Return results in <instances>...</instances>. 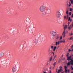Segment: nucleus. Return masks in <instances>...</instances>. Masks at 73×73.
Returning a JSON list of instances; mask_svg holds the SVG:
<instances>
[{
	"instance_id": "nucleus-23",
	"label": "nucleus",
	"mask_w": 73,
	"mask_h": 73,
	"mask_svg": "<svg viewBox=\"0 0 73 73\" xmlns=\"http://www.w3.org/2000/svg\"><path fill=\"white\" fill-rule=\"evenodd\" d=\"M65 73H67L68 72V71L66 69L65 70Z\"/></svg>"
},
{
	"instance_id": "nucleus-50",
	"label": "nucleus",
	"mask_w": 73,
	"mask_h": 73,
	"mask_svg": "<svg viewBox=\"0 0 73 73\" xmlns=\"http://www.w3.org/2000/svg\"><path fill=\"white\" fill-rule=\"evenodd\" d=\"M0 56H1V55H0Z\"/></svg>"
},
{
	"instance_id": "nucleus-19",
	"label": "nucleus",
	"mask_w": 73,
	"mask_h": 73,
	"mask_svg": "<svg viewBox=\"0 0 73 73\" xmlns=\"http://www.w3.org/2000/svg\"><path fill=\"white\" fill-rule=\"evenodd\" d=\"M59 68H60V70H62V67L61 66H60L59 67Z\"/></svg>"
},
{
	"instance_id": "nucleus-16",
	"label": "nucleus",
	"mask_w": 73,
	"mask_h": 73,
	"mask_svg": "<svg viewBox=\"0 0 73 73\" xmlns=\"http://www.w3.org/2000/svg\"><path fill=\"white\" fill-rule=\"evenodd\" d=\"M61 70H58L57 73H60V72H61Z\"/></svg>"
},
{
	"instance_id": "nucleus-9",
	"label": "nucleus",
	"mask_w": 73,
	"mask_h": 73,
	"mask_svg": "<svg viewBox=\"0 0 73 73\" xmlns=\"http://www.w3.org/2000/svg\"><path fill=\"white\" fill-rule=\"evenodd\" d=\"M57 49V47L56 46H55L54 47V48L53 49V51L54 52H55L56 51V49Z\"/></svg>"
},
{
	"instance_id": "nucleus-12",
	"label": "nucleus",
	"mask_w": 73,
	"mask_h": 73,
	"mask_svg": "<svg viewBox=\"0 0 73 73\" xmlns=\"http://www.w3.org/2000/svg\"><path fill=\"white\" fill-rule=\"evenodd\" d=\"M64 30H65V29H67V25H65L64 27Z\"/></svg>"
},
{
	"instance_id": "nucleus-20",
	"label": "nucleus",
	"mask_w": 73,
	"mask_h": 73,
	"mask_svg": "<svg viewBox=\"0 0 73 73\" xmlns=\"http://www.w3.org/2000/svg\"><path fill=\"white\" fill-rule=\"evenodd\" d=\"M68 13H69V11L67 10L66 11V14L68 15Z\"/></svg>"
},
{
	"instance_id": "nucleus-14",
	"label": "nucleus",
	"mask_w": 73,
	"mask_h": 73,
	"mask_svg": "<svg viewBox=\"0 0 73 73\" xmlns=\"http://www.w3.org/2000/svg\"><path fill=\"white\" fill-rule=\"evenodd\" d=\"M49 60L50 61H52V57L51 56V57H50V59H49Z\"/></svg>"
},
{
	"instance_id": "nucleus-2",
	"label": "nucleus",
	"mask_w": 73,
	"mask_h": 73,
	"mask_svg": "<svg viewBox=\"0 0 73 73\" xmlns=\"http://www.w3.org/2000/svg\"><path fill=\"white\" fill-rule=\"evenodd\" d=\"M50 33L51 35H52L53 36H54L56 35V32L53 31H51Z\"/></svg>"
},
{
	"instance_id": "nucleus-47",
	"label": "nucleus",
	"mask_w": 73,
	"mask_h": 73,
	"mask_svg": "<svg viewBox=\"0 0 73 73\" xmlns=\"http://www.w3.org/2000/svg\"><path fill=\"white\" fill-rule=\"evenodd\" d=\"M58 48H59V46H58Z\"/></svg>"
},
{
	"instance_id": "nucleus-36",
	"label": "nucleus",
	"mask_w": 73,
	"mask_h": 73,
	"mask_svg": "<svg viewBox=\"0 0 73 73\" xmlns=\"http://www.w3.org/2000/svg\"><path fill=\"white\" fill-rule=\"evenodd\" d=\"M70 70H68V73H69V72H70Z\"/></svg>"
},
{
	"instance_id": "nucleus-42",
	"label": "nucleus",
	"mask_w": 73,
	"mask_h": 73,
	"mask_svg": "<svg viewBox=\"0 0 73 73\" xmlns=\"http://www.w3.org/2000/svg\"><path fill=\"white\" fill-rule=\"evenodd\" d=\"M51 68H52V67H50V69H51Z\"/></svg>"
},
{
	"instance_id": "nucleus-26",
	"label": "nucleus",
	"mask_w": 73,
	"mask_h": 73,
	"mask_svg": "<svg viewBox=\"0 0 73 73\" xmlns=\"http://www.w3.org/2000/svg\"><path fill=\"white\" fill-rule=\"evenodd\" d=\"M51 49H53V46H51Z\"/></svg>"
},
{
	"instance_id": "nucleus-1",
	"label": "nucleus",
	"mask_w": 73,
	"mask_h": 73,
	"mask_svg": "<svg viewBox=\"0 0 73 73\" xmlns=\"http://www.w3.org/2000/svg\"><path fill=\"white\" fill-rule=\"evenodd\" d=\"M45 8H46L45 6H44V5H42L39 8V11L40 12H44Z\"/></svg>"
},
{
	"instance_id": "nucleus-43",
	"label": "nucleus",
	"mask_w": 73,
	"mask_h": 73,
	"mask_svg": "<svg viewBox=\"0 0 73 73\" xmlns=\"http://www.w3.org/2000/svg\"><path fill=\"white\" fill-rule=\"evenodd\" d=\"M58 37H57V38H56V39H58Z\"/></svg>"
},
{
	"instance_id": "nucleus-28",
	"label": "nucleus",
	"mask_w": 73,
	"mask_h": 73,
	"mask_svg": "<svg viewBox=\"0 0 73 73\" xmlns=\"http://www.w3.org/2000/svg\"><path fill=\"white\" fill-rule=\"evenodd\" d=\"M69 24H70V22H69L68 23V27H69Z\"/></svg>"
},
{
	"instance_id": "nucleus-24",
	"label": "nucleus",
	"mask_w": 73,
	"mask_h": 73,
	"mask_svg": "<svg viewBox=\"0 0 73 73\" xmlns=\"http://www.w3.org/2000/svg\"><path fill=\"white\" fill-rule=\"evenodd\" d=\"M71 5V3H70V2H69V7H70V6Z\"/></svg>"
},
{
	"instance_id": "nucleus-25",
	"label": "nucleus",
	"mask_w": 73,
	"mask_h": 73,
	"mask_svg": "<svg viewBox=\"0 0 73 73\" xmlns=\"http://www.w3.org/2000/svg\"><path fill=\"white\" fill-rule=\"evenodd\" d=\"M52 53L53 54V56H54V52H52Z\"/></svg>"
},
{
	"instance_id": "nucleus-10",
	"label": "nucleus",
	"mask_w": 73,
	"mask_h": 73,
	"mask_svg": "<svg viewBox=\"0 0 73 73\" xmlns=\"http://www.w3.org/2000/svg\"><path fill=\"white\" fill-rule=\"evenodd\" d=\"M38 42V40L36 39L34 41L35 43V44H37Z\"/></svg>"
},
{
	"instance_id": "nucleus-3",
	"label": "nucleus",
	"mask_w": 73,
	"mask_h": 73,
	"mask_svg": "<svg viewBox=\"0 0 73 73\" xmlns=\"http://www.w3.org/2000/svg\"><path fill=\"white\" fill-rule=\"evenodd\" d=\"M16 71V66H14L12 68V72L14 73Z\"/></svg>"
},
{
	"instance_id": "nucleus-41",
	"label": "nucleus",
	"mask_w": 73,
	"mask_h": 73,
	"mask_svg": "<svg viewBox=\"0 0 73 73\" xmlns=\"http://www.w3.org/2000/svg\"><path fill=\"white\" fill-rule=\"evenodd\" d=\"M71 51H72V52H73V48H72V50H71Z\"/></svg>"
},
{
	"instance_id": "nucleus-17",
	"label": "nucleus",
	"mask_w": 73,
	"mask_h": 73,
	"mask_svg": "<svg viewBox=\"0 0 73 73\" xmlns=\"http://www.w3.org/2000/svg\"><path fill=\"white\" fill-rule=\"evenodd\" d=\"M70 62H68V63L67 64V65L68 66L70 65Z\"/></svg>"
},
{
	"instance_id": "nucleus-18",
	"label": "nucleus",
	"mask_w": 73,
	"mask_h": 73,
	"mask_svg": "<svg viewBox=\"0 0 73 73\" xmlns=\"http://www.w3.org/2000/svg\"><path fill=\"white\" fill-rule=\"evenodd\" d=\"M70 21H72V19H70V17H69L68 18V21H70Z\"/></svg>"
},
{
	"instance_id": "nucleus-37",
	"label": "nucleus",
	"mask_w": 73,
	"mask_h": 73,
	"mask_svg": "<svg viewBox=\"0 0 73 73\" xmlns=\"http://www.w3.org/2000/svg\"><path fill=\"white\" fill-rule=\"evenodd\" d=\"M54 66H55V65H56V63H54L53 64Z\"/></svg>"
},
{
	"instance_id": "nucleus-27",
	"label": "nucleus",
	"mask_w": 73,
	"mask_h": 73,
	"mask_svg": "<svg viewBox=\"0 0 73 73\" xmlns=\"http://www.w3.org/2000/svg\"><path fill=\"white\" fill-rule=\"evenodd\" d=\"M71 14H72V13L71 12H70L69 13V15L70 16V15H71Z\"/></svg>"
},
{
	"instance_id": "nucleus-39",
	"label": "nucleus",
	"mask_w": 73,
	"mask_h": 73,
	"mask_svg": "<svg viewBox=\"0 0 73 73\" xmlns=\"http://www.w3.org/2000/svg\"><path fill=\"white\" fill-rule=\"evenodd\" d=\"M71 17H73V14H72Z\"/></svg>"
},
{
	"instance_id": "nucleus-6",
	"label": "nucleus",
	"mask_w": 73,
	"mask_h": 73,
	"mask_svg": "<svg viewBox=\"0 0 73 73\" xmlns=\"http://www.w3.org/2000/svg\"><path fill=\"white\" fill-rule=\"evenodd\" d=\"M73 27V23H72L71 25H70V27H68V29L69 30H70L71 29V28H72Z\"/></svg>"
},
{
	"instance_id": "nucleus-33",
	"label": "nucleus",
	"mask_w": 73,
	"mask_h": 73,
	"mask_svg": "<svg viewBox=\"0 0 73 73\" xmlns=\"http://www.w3.org/2000/svg\"><path fill=\"white\" fill-rule=\"evenodd\" d=\"M72 38H73L72 37H70V40H72Z\"/></svg>"
},
{
	"instance_id": "nucleus-40",
	"label": "nucleus",
	"mask_w": 73,
	"mask_h": 73,
	"mask_svg": "<svg viewBox=\"0 0 73 73\" xmlns=\"http://www.w3.org/2000/svg\"><path fill=\"white\" fill-rule=\"evenodd\" d=\"M43 73H47V72H45L44 71H43Z\"/></svg>"
},
{
	"instance_id": "nucleus-13",
	"label": "nucleus",
	"mask_w": 73,
	"mask_h": 73,
	"mask_svg": "<svg viewBox=\"0 0 73 73\" xmlns=\"http://www.w3.org/2000/svg\"><path fill=\"white\" fill-rule=\"evenodd\" d=\"M65 42V40H64V41H62V40H61L60 42V43H62V42H63L64 43V42Z\"/></svg>"
},
{
	"instance_id": "nucleus-30",
	"label": "nucleus",
	"mask_w": 73,
	"mask_h": 73,
	"mask_svg": "<svg viewBox=\"0 0 73 73\" xmlns=\"http://www.w3.org/2000/svg\"><path fill=\"white\" fill-rule=\"evenodd\" d=\"M56 57H57V55H55L54 56V58H56Z\"/></svg>"
},
{
	"instance_id": "nucleus-7",
	"label": "nucleus",
	"mask_w": 73,
	"mask_h": 73,
	"mask_svg": "<svg viewBox=\"0 0 73 73\" xmlns=\"http://www.w3.org/2000/svg\"><path fill=\"white\" fill-rule=\"evenodd\" d=\"M71 58H72V56H70L69 57H68L67 58V60L68 61H69V60H71V59H72Z\"/></svg>"
},
{
	"instance_id": "nucleus-48",
	"label": "nucleus",
	"mask_w": 73,
	"mask_h": 73,
	"mask_svg": "<svg viewBox=\"0 0 73 73\" xmlns=\"http://www.w3.org/2000/svg\"><path fill=\"white\" fill-rule=\"evenodd\" d=\"M65 59V58H64V59Z\"/></svg>"
},
{
	"instance_id": "nucleus-29",
	"label": "nucleus",
	"mask_w": 73,
	"mask_h": 73,
	"mask_svg": "<svg viewBox=\"0 0 73 73\" xmlns=\"http://www.w3.org/2000/svg\"><path fill=\"white\" fill-rule=\"evenodd\" d=\"M71 69L72 70H73V68L72 66H71Z\"/></svg>"
},
{
	"instance_id": "nucleus-35",
	"label": "nucleus",
	"mask_w": 73,
	"mask_h": 73,
	"mask_svg": "<svg viewBox=\"0 0 73 73\" xmlns=\"http://www.w3.org/2000/svg\"><path fill=\"white\" fill-rule=\"evenodd\" d=\"M68 17H69V16L68 15H67V19H68Z\"/></svg>"
},
{
	"instance_id": "nucleus-5",
	"label": "nucleus",
	"mask_w": 73,
	"mask_h": 73,
	"mask_svg": "<svg viewBox=\"0 0 73 73\" xmlns=\"http://www.w3.org/2000/svg\"><path fill=\"white\" fill-rule=\"evenodd\" d=\"M65 33H66V31H65V30H64V31L62 33V36L64 37H65Z\"/></svg>"
},
{
	"instance_id": "nucleus-49",
	"label": "nucleus",
	"mask_w": 73,
	"mask_h": 73,
	"mask_svg": "<svg viewBox=\"0 0 73 73\" xmlns=\"http://www.w3.org/2000/svg\"><path fill=\"white\" fill-rule=\"evenodd\" d=\"M72 56H73V55H72Z\"/></svg>"
},
{
	"instance_id": "nucleus-22",
	"label": "nucleus",
	"mask_w": 73,
	"mask_h": 73,
	"mask_svg": "<svg viewBox=\"0 0 73 73\" xmlns=\"http://www.w3.org/2000/svg\"><path fill=\"white\" fill-rule=\"evenodd\" d=\"M66 57H68L69 56V53H68L66 55Z\"/></svg>"
},
{
	"instance_id": "nucleus-15",
	"label": "nucleus",
	"mask_w": 73,
	"mask_h": 73,
	"mask_svg": "<svg viewBox=\"0 0 73 73\" xmlns=\"http://www.w3.org/2000/svg\"><path fill=\"white\" fill-rule=\"evenodd\" d=\"M70 1L71 2V3L72 4H73V0H70Z\"/></svg>"
},
{
	"instance_id": "nucleus-45",
	"label": "nucleus",
	"mask_w": 73,
	"mask_h": 73,
	"mask_svg": "<svg viewBox=\"0 0 73 73\" xmlns=\"http://www.w3.org/2000/svg\"><path fill=\"white\" fill-rule=\"evenodd\" d=\"M73 35V34H72V33L71 34V35Z\"/></svg>"
},
{
	"instance_id": "nucleus-8",
	"label": "nucleus",
	"mask_w": 73,
	"mask_h": 73,
	"mask_svg": "<svg viewBox=\"0 0 73 73\" xmlns=\"http://www.w3.org/2000/svg\"><path fill=\"white\" fill-rule=\"evenodd\" d=\"M60 41L58 40V42H56V45H59L60 44Z\"/></svg>"
},
{
	"instance_id": "nucleus-44",
	"label": "nucleus",
	"mask_w": 73,
	"mask_h": 73,
	"mask_svg": "<svg viewBox=\"0 0 73 73\" xmlns=\"http://www.w3.org/2000/svg\"><path fill=\"white\" fill-rule=\"evenodd\" d=\"M63 56H64V55H63V54H62V57H63Z\"/></svg>"
},
{
	"instance_id": "nucleus-38",
	"label": "nucleus",
	"mask_w": 73,
	"mask_h": 73,
	"mask_svg": "<svg viewBox=\"0 0 73 73\" xmlns=\"http://www.w3.org/2000/svg\"><path fill=\"white\" fill-rule=\"evenodd\" d=\"M68 51H69V52H70V51H71V50H70V49H69L68 50Z\"/></svg>"
},
{
	"instance_id": "nucleus-31",
	"label": "nucleus",
	"mask_w": 73,
	"mask_h": 73,
	"mask_svg": "<svg viewBox=\"0 0 73 73\" xmlns=\"http://www.w3.org/2000/svg\"><path fill=\"white\" fill-rule=\"evenodd\" d=\"M72 9L70 8V11H72Z\"/></svg>"
},
{
	"instance_id": "nucleus-21",
	"label": "nucleus",
	"mask_w": 73,
	"mask_h": 73,
	"mask_svg": "<svg viewBox=\"0 0 73 73\" xmlns=\"http://www.w3.org/2000/svg\"><path fill=\"white\" fill-rule=\"evenodd\" d=\"M64 68L65 70L67 69V67H66V66H65L64 67Z\"/></svg>"
},
{
	"instance_id": "nucleus-11",
	"label": "nucleus",
	"mask_w": 73,
	"mask_h": 73,
	"mask_svg": "<svg viewBox=\"0 0 73 73\" xmlns=\"http://www.w3.org/2000/svg\"><path fill=\"white\" fill-rule=\"evenodd\" d=\"M70 62L71 65H73V60L72 59H71V61Z\"/></svg>"
},
{
	"instance_id": "nucleus-32",
	"label": "nucleus",
	"mask_w": 73,
	"mask_h": 73,
	"mask_svg": "<svg viewBox=\"0 0 73 73\" xmlns=\"http://www.w3.org/2000/svg\"><path fill=\"white\" fill-rule=\"evenodd\" d=\"M62 36H61L60 37V40L62 39Z\"/></svg>"
},
{
	"instance_id": "nucleus-34",
	"label": "nucleus",
	"mask_w": 73,
	"mask_h": 73,
	"mask_svg": "<svg viewBox=\"0 0 73 73\" xmlns=\"http://www.w3.org/2000/svg\"><path fill=\"white\" fill-rule=\"evenodd\" d=\"M64 20H65V19H66V16H64Z\"/></svg>"
},
{
	"instance_id": "nucleus-46",
	"label": "nucleus",
	"mask_w": 73,
	"mask_h": 73,
	"mask_svg": "<svg viewBox=\"0 0 73 73\" xmlns=\"http://www.w3.org/2000/svg\"><path fill=\"white\" fill-rule=\"evenodd\" d=\"M71 73H73V72H72Z\"/></svg>"
},
{
	"instance_id": "nucleus-4",
	"label": "nucleus",
	"mask_w": 73,
	"mask_h": 73,
	"mask_svg": "<svg viewBox=\"0 0 73 73\" xmlns=\"http://www.w3.org/2000/svg\"><path fill=\"white\" fill-rule=\"evenodd\" d=\"M60 16H61V14L60 12L57 11L56 13V16L58 18H59L60 17Z\"/></svg>"
}]
</instances>
